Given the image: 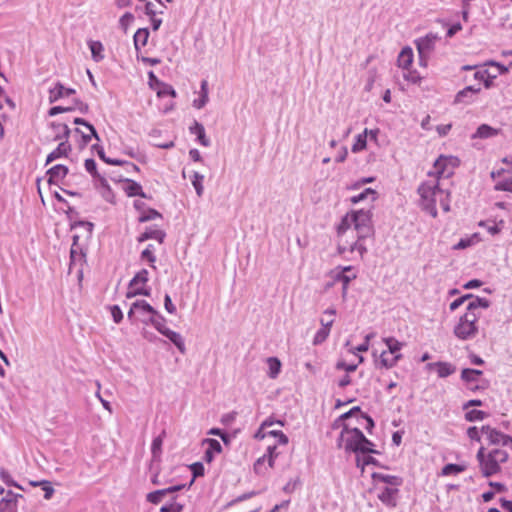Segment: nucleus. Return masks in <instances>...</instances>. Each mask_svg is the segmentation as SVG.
Listing matches in <instances>:
<instances>
[{
  "mask_svg": "<svg viewBox=\"0 0 512 512\" xmlns=\"http://www.w3.org/2000/svg\"><path fill=\"white\" fill-rule=\"evenodd\" d=\"M422 208L433 218L437 217V202L444 212L450 211V192L444 189L437 178H430L418 187Z\"/></svg>",
  "mask_w": 512,
  "mask_h": 512,
  "instance_id": "f257e3e1",
  "label": "nucleus"
},
{
  "mask_svg": "<svg viewBox=\"0 0 512 512\" xmlns=\"http://www.w3.org/2000/svg\"><path fill=\"white\" fill-rule=\"evenodd\" d=\"M348 231L352 234L356 233L358 237V241L350 245L351 251L360 250L361 244L359 241L369 237L372 233L370 210L360 209L346 215L338 227V233L345 234Z\"/></svg>",
  "mask_w": 512,
  "mask_h": 512,
  "instance_id": "f03ea898",
  "label": "nucleus"
},
{
  "mask_svg": "<svg viewBox=\"0 0 512 512\" xmlns=\"http://www.w3.org/2000/svg\"><path fill=\"white\" fill-rule=\"evenodd\" d=\"M350 425V423L344 424L337 440V446L344 448L348 452L378 453L372 448L374 446L373 443L364 436L359 427H350Z\"/></svg>",
  "mask_w": 512,
  "mask_h": 512,
  "instance_id": "7ed1b4c3",
  "label": "nucleus"
},
{
  "mask_svg": "<svg viewBox=\"0 0 512 512\" xmlns=\"http://www.w3.org/2000/svg\"><path fill=\"white\" fill-rule=\"evenodd\" d=\"M478 318V313L466 311V313L460 317L458 324L454 328L455 336L461 340H467L475 337L478 332V328L476 326Z\"/></svg>",
  "mask_w": 512,
  "mask_h": 512,
  "instance_id": "20e7f679",
  "label": "nucleus"
},
{
  "mask_svg": "<svg viewBox=\"0 0 512 512\" xmlns=\"http://www.w3.org/2000/svg\"><path fill=\"white\" fill-rule=\"evenodd\" d=\"M460 161L454 156L441 155L435 161L433 171L428 173V177L441 179L450 178L454 174V169L459 165Z\"/></svg>",
  "mask_w": 512,
  "mask_h": 512,
  "instance_id": "39448f33",
  "label": "nucleus"
},
{
  "mask_svg": "<svg viewBox=\"0 0 512 512\" xmlns=\"http://www.w3.org/2000/svg\"><path fill=\"white\" fill-rule=\"evenodd\" d=\"M149 280V272L146 269H141L135 274V276L129 282V290L126 294L128 299L133 298L137 295L150 296L151 289L146 287V283Z\"/></svg>",
  "mask_w": 512,
  "mask_h": 512,
  "instance_id": "423d86ee",
  "label": "nucleus"
},
{
  "mask_svg": "<svg viewBox=\"0 0 512 512\" xmlns=\"http://www.w3.org/2000/svg\"><path fill=\"white\" fill-rule=\"evenodd\" d=\"M397 62L398 66L403 69V77L407 81L412 83H417L420 81V74L417 71H412L409 69L410 65L413 62V51L411 48H403L398 55Z\"/></svg>",
  "mask_w": 512,
  "mask_h": 512,
  "instance_id": "0eeeda50",
  "label": "nucleus"
},
{
  "mask_svg": "<svg viewBox=\"0 0 512 512\" xmlns=\"http://www.w3.org/2000/svg\"><path fill=\"white\" fill-rule=\"evenodd\" d=\"M355 418L356 424L362 426L368 433H372V428L374 427V421L373 419L368 416L367 414L362 413L360 407H353L348 412L342 414L336 421L335 425L339 427V423L346 421V420H352Z\"/></svg>",
  "mask_w": 512,
  "mask_h": 512,
  "instance_id": "6e6552de",
  "label": "nucleus"
},
{
  "mask_svg": "<svg viewBox=\"0 0 512 512\" xmlns=\"http://www.w3.org/2000/svg\"><path fill=\"white\" fill-rule=\"evenodd\" d=\"M141 311L148 312L152 314L150 317L140 318V322L145 325H152L160 334L162 331L168 330L166 327V318L160 314L156 309H154L149 303H140Z\"/></svg>",
  "mask_w": 512,
  "mask_h": 512,
  "instance_id": "1a4fd4ad",
  "label": "nucleus"
},
{
  "mask_svg": "<svg viewBox=\"0 0 512 512\" xmlns=\"http://www.w3.org/2000/svg\"><path fill=\"white\" fill-rule=\"evenodd\" d=\"M436 34L429 33L416 41V46L419 54V62L422 66H427L428 59L435 48L436 41L438 40Z\"/></svg>",
  "mask_w": 512,
  "mask_h": 512,
  "instance_id": "9d476101",
  "label": "nucleus"
},
{
  "mask_svg": "<svg viewBox=\"0 0 512 512\" xmlns=\"http://www.w3.org/2000/svg\"><path fill=\"white\" fill-rule=\"evenodd\" d=\"M476 457L483 476L490 477L500 471V466L490 453H485L484 447L478 450Z\"/></svg>",
  "mask_w": 512,
  "mask_h": 512,
  "instance_id": "9b49d317",
  "label": "nucleus"
},
{
  "mask_svg": "<svg viewBox=\"0 0 512 512\" xmlns=\"http://www.w3.org/2000/svg\"><path fill=\"white\" fill-rule=\"evenodd\" d=\"M46 174L49 185H56L58 187L61 185H69L68 182L65 181L66 176L69 174V169L65 165H54L47 170Z\"/></svg>",
  "mask_w": 512,
  "mask_h": 512,
  "instance_id": "f8f14e48",
  "label": "nucleus"
},
{
  "mask_svg": "<svg viewBox=\"0 0 512 512\" xmlns=\"http://www.w3.org/2000/svg\"><path fill=\"white\" fill-rule=\"evenodd\" d=\"M481 432L485 434L491 444L508 446L512 444V437L490 427L489 425L482 426Z\"/></svg>",
  "mask_w": 512,
  "mask_h": 512,
  "instance_id": "ddd939ff",
  "label": "nucleus"
},
{
  "mask_svg": "<svg viewBox=\"0 0 512 512\" xmlns=\"http://www.w3.org/2000/svg\"><path fill=\"white\" fill-rule=\"evenodd\" d=\"M402 478L386 475V505L396 506L397 486L402 484Z\"/></svg>",
  "mask_w": 512,
  "mask_h": 512,
  "instance_id": "4468645a",
  "label": "nucleus"
},
{
  "mask_svg": "<svg viewBox=\"0 0 512 512\" xmlns=\"http://www.w3.org/2000/svg\"><path fill=\"white\" fill-rule=\"evenodd\" d=\"M73 134L75 137L79 138L80 148L85 147L92 138L100 141L99 135L93 125H86V127L83 128H75L73 130Z\"/></svg>",
  "mask_w": 512,
  "mask_h": 512,
  "instance_id": "2eb2a0df",
  "label": "nucleus"
},
{
  "mask_svg": "<svg viewBox=\"0 0 512 512\" xmlns=\"http://www.w3.org/2000/svg\"><path fill=\"white\" fill-rule=\"evenodd\" d=\"M71 150L72 147L68 140L60 141L58 146L47 155L45 164L48 165L57 159L68 157Z\"/></svg>",
  "mask_w": 512,
  "mask_h": 512,
  "instance_id": "dca6fc26",
  "label": "nucleus"
},
{
  "mask_svg": "<svg viewBox=\"0 0 512 512\" xmlns=\"http://www.w3.org/2000/svg\"><path fill=\"white\" fill-rule=\"evenodd\" d=\"M0 493H5L4 488L0 489ZM18 498H22V495L11 490L6 491L5 497L0 500V512H4L6 509L11 510V512L15 511Z\"/></svg>",
  "mask_w": 512,
  "mask_h": 512,
  "instance_id": "f3484780",
  "label": "nucleus"
},
{
  "mask_svg": "<svg viewBox=\"0 0 512 512\" xmlns=\"http://www.w3.org/2000/svg\"><path fill=\"white\" fill-rule=\"evenodd\" d=\"M75 90L73 88H66L62 83L57 82L53 87L49 89V102L54 103L63 97H69L72 94H75Z\"/></svg>",
  "mask_w": 512,
  "mask_h": 512,
  "instance_id": "a211bd4d",
  "label": "nucleus"
},
{
  "mask_svg": "<svg viewBox=\"0 0 512 512\" xmlns=\"http://www.w3.org/2000/svg\"><path fill=\"white\" fill-rule=\"evenodd\" d=\"M124 183L123 190L125 191L126 195L129 197H135L139 196L141 198H146L147 195L144 193L142 186L131 179H124L122 180Z\"/></svg>",
  "mask_w": 512,
  "mask_h": 512,
  "instance_id": "6ab92c4d",
  "label": "nucleus"
},
{
  "mask_svg": "<svg viewBox=\"0 0 512 512\" xmlns=\"http://www.w3.org/2000/svg\"><path fill=\"white\" fill-rule=\"evenodd\" d=\"M165 237L166 233L163 230L154 227H148L146 228L145 232H143L138 237V242H144L149 239H154L158 241L160 244H162L165 240Z\"/></svg>",
  "mask_w": 512,
  "mask_h": 512,
  "instance_id": "aec40b11",
  "label": "nucleus"
},
{
  "mask_svg": "<svg viewBox=\"0 0 512 512\" xmlns=\"http://www.w3.org/2000/svg\"><path fill=\"white\" fill-rule=\"evenodd\" d=\"M96 187L99 189L103 199L109 203H115V195L109 186L104 176H99V180L96 182Z\"/></svg>",
  "mask_w": 512,
  "mask_h": 512,
  "instance_id": "412c9836",
  "label": "nucleus"
},
{
  "mask_svg": "<svg viewBox=\"0 0 512 512\" xmlns=\"http://www.w3.org/2000/svg\"><path fill=\"white\" fill-rule=\"evenodd\" d=\"M50 127L54 131L55 141L68 140L70 134L72 133L68 125L65 123L51 122Z\"/></svg>",
  "mask_w": 512,
  "mask_h": 512,
  "instance_id": "4be33fe9",
  "label": "nucleus"
},
{
  "mask_svg": "<svg viewBox=\"0 0 512 512\" xmlns=\"http://www.w3.org/2000/svg\"><path fill=\"white\" fill-rule=\"evenodd\" d=\"M162 335L168 338L177 347L180 353L184 354L186 352L185 341L180 333L168 329L162 331Z\"/></svg>",
  "mask_w": 512,
  "mask_h": 512,
  "instance_id": "5701e85b",
  "label": "nucleus"
},
{
  "mask_svg": "<svg viewBox=\"0 0 512 512\" xmlns=\"http://www.w3.org/2000/svg\"><path fill=\"white\" fill-rule=\"evenodd\" d=\"M140 303H148L147 301L145 300H137L135 302L132 303L129 311H128V319L132 322L138 320L140 321V318H143V317H150L152 316V314L148 313V312H142L141 311V308H140Z\"/></svg>",
  "mask_w": 512,
  "mask_h": 512,
  "instance_id": "b1692460",
  "label": "nucleus"
},
{
  "mask_svg": "<svg viewBox=\"0 0 512 512\" xmlns=\"http://www.w3.org/2000/svg\"><path fill=\"white\" fill-rule=\"evenodd\" d=\"M204 443L208 445V448L205 451L204 459L206 462H211L214 459L215 453H221L222 446L218 440L212 438L205 439Z\"/></svg>",
  "mask_w": 512,
  "mask_h": 512,
  "instance_id": "393cba45",
  "label": "nucleus"
},
{
  "mask_svg": "<svg viewBox=\"0 0 512 512\" xmlns=\"http://www.w3.org/2000/svg\"><path fill=\"white\" fill-rule=\"evenodd\" d=\"M189 131L191 134L196 135L197 141L204 147H208L210 145V140L206 137L204 126L194 121V124L190 126Z\"/></svg>",
  "mask_w": 512,
  "mask_h": 512,
  "instance_id": "a878e982",
  "label": "nucleus"
},
{
  "mask_svg": "<svg viewBox=\"0 0 512 512\" xmlns=\"http://www.w3.org/2000/svg\"><path fill=\"white\" fill-rule=\"evenodd\" d=\"M356 277L355 272L351 266L344 267L340 272L337 273L335 279L342 282L343 290L346 291L348 284Z\"/></svg>",
  "mask_w": 512,
  "mask_h": 512,
  "instance_id": "bb28decb",
  "label": "nucleus"
},
{
  "mask_svg": "<svg viewBox=\"0 0 512 512\" xmlns=\"http://www.w3.org/2000/svg\"><path fill=\"white\" fill-rule=\"evenodd\" d=\"M498 133H499L498 129H495L487 124H482L477 128V130L473 134L472 138H481V139L491 138V137L498 135Z\"/></svg>",
  "mask_w": 512,
  "mask_h": 512,
  "instance_id": "cd10ccee",
  "label": "nucleus"
},
{
  "mask_svg": "<svg viewBox=\"0 0 512 512\" xmlns=\"http://www.w3.org/2000/svg\"><path fill=\"white\" fill-rule=\"evenodd\" d=\"M149 38V30L147 28H139L133 37L135 49L138 51L144 47Z\"/></svg>",
  "mask_w": 512,
  "mask_h": 512,
  "instance_id": "c85d7f7f",
  "label": "nucleus"
},
{
  "mask_svg": "<svg viewBox=\"0 0 512 512\" xmlns=\"http://www.w3.org/2000/svg\"><path fill=\"white\" fill-rule=\"evenodd\" d=\"M430 366L436 367L437 374L441 378L448 377L456 371L455 366L448 362H436L430 364Z\"/></svg>",
  "mask_w": 512,
  "mask_h": 512,
  "instance_id": "c756f323",
  "label": "nucleus"
},
{
  "mask_svg": "<svg viewBox=\"0 0 512 512\" xmlns=\"http://www.w3.org/2000/svg\"><path fill=\"white\" fill-rule=\"evenodd\" d=\"M89 49L91 51L92 59L95 62H100L104 59L103 51L104 47L100 41H89L88 42Z\"/></svg>",
  "mask_w": 512,
  "mask_h": 512,
  "instance_id": "7c9ffc66",
  "label": "nucleus"
},
{
  "mask_svg": "<svg viewBox=\"0 0 512 512\" xmlns=\"http://www.w3.org/2000/svg\"><path fill=\"white\" fill-rule=\"evenodd\" d=\"M481 88L474 87V86H467L464 89L460 90L456 96H455V103H468V101H465V98L471 97L472 95L480 92Z\"/></svg>",
  "mask_w": 512,
  "mask_h": 512,
  "instance_id": "2f4dec72",
  "label": "nucleus"
},
{
  "mask_svg": "<svg viewBox=\"0 0 512 512\" xmlns=\"http://www.w3.org/2000/svg\"><path fill=\"white\" fill-rule=\"evenodd\" d=\"M470 302L467 305L466 310L468 312L477 313L478 308H488L490 305V302L486 298H480V297H473L470 298Z\"/></svg>",
  "mask_w": 512,
  "mask_h": 512,
  "instance_id": "473e14b6",
  "label": "nucleus"
},
{
  "mask_svg": "<svg viewBox=\"0 0 512 512\" xmlns=\"http://www.w3.org/2000/svg\"><path fill=\"white\" fill-rule=\"evenodd\" d=\"M92 148L97 152L99 158L109 165L125 166L127 161L120 159H113L110 157H104V149L102 146L95 144Z\"/></svg>",
  "mask_w": 512,
  "mask_h": 512,
  "instance_id": "72a5a7b5",
  "label": "nucleus"
},
{
  "mask_svg": "<svg viewBox=\"0 0 512 512\" xmlns=\"http://www.w3.org/2000/svg\"><path fill=\"white\" fill-rule=\"evenodd\" d=\"M376 195H377V192L375 190H373L372 188H366L364 191H362L358 195L352 196L350 201L353 204L360 203L367 199H370V201L373 202L376 199Z\"/></svg>",
  "mask_w": 512,
  "mask_h": 512,
  "instance_id": "f704fd0d",
  "label": "nucleus"
},
{
  "mask_svg": "<svg viewBox=\"0 0 512 512\" xmlns=\"http://www.w3.org/2000/svg\"><path fill=\"white\" fill-rule=\"evenodd\" d=\"M403 343L397 341L394 338H386V347L388 348L389 352L394 355L393 363L394 364L397 360L401 358V354H397Z\"/></svg>",
  "mask_w": 512,
  "mask_h": 512,
  "instance_id": "c9c22d12",
  "label": "nucleus"
},
{
  "mask_svg": "<svg viewBox=\"0 0 512 512\" xmlns=\"http://www.w3.org/2000/svg\"><path fill=\"white\" fill-rule=\"evenodd\" d=\"M78 241H79V236L74 235L73 243H72L71 250H70L71 260L73 262H76L77 260H81L85 256V254L83 253L82 247L78 244Z\"/></svg>",
  "mask_w": 512,
  "mask_h": 512,
  "instance_id": "e433bc0d",
  "label": "nucleus"
},
{
  "mask_svg": "<svg viewBox=\"0 0 512 512\" xmlns=\"http://www.w3.org/2000/svg\"><path fill=\"white\" fill-rule=\"evenodd\" d=\"M208 102V83L206 80L201 82V94L199 99L194 100L193 105L197 109L203 108Z\"/></svg>",
  "mask_w": 512,
  "mask_h": 512,
  "instance_id": "4c0bfd02",
  "label": "nucleus"
},
{
  "mask_svg": "<svg viewBox=\"0 0 512 512\" xmlns=\"http://www.w3.org/2000/svg\"><path fill=\"white\" fill-rule=\"evenodd\" d=\"M267 364H268V368H269L268 376L272 379L277 378V376L279 375V373L281 371L280 360L276 357H269L267 359Z\"/></svg>",
  "mask_w": 512,
  "mask_h": 512,
  "instance_id": "58836bf2",
  "label": "nucleus"
},
{
  "mask_svg": "<svg viewBox=\"0 0 512 512\" xmlns=\"http://www.w3.org/2000/svg\"><path fill=\"white\" fill-rule=\"evenodd\" d=\"M368 142V129H365L363 133L356 136L355 142L352 145V152L357 153L365 149Z\"/></svg>",
  "mask_w": 512,
  "mask_h": 512,
  "instance_id": "ea45409f",
  "label": "nucleus"
},
{
  "mask_svg": "<svg viewBox=\"0 0 512 512\" xmlns=\"http://www.w3.org/2000/svg\"><path fill=\"white\" fill-rule=\"evenodd\" d=\"M32 486H40L44 491V499L50 500L55 492L54 488L51 485L50 481L41 480V481H32Z\"/></svg>",
  "mask_w": 512,
  "mask_h": 512,
  "instance_id": "a19ab883",
  "label": "nucleus"
},
{
  "mask_svg": "<svg viewBox=\"0 0 512 512\" xmlns=\"http://www.w3.org/2000/svg\"><path fill=\"white\" fill-rule=\"evenodd\" d=\"M482 373L481 370L465 368L461 372V378L467 383L476 382Z\"/></svg>",
  "mask_w": 512,
  "mask_h": 512,
  "instance_id": "79ce46f5",
  "label": "nucleus"
},
{
  "mask_svg": "<svg viewBox=\"0 0 512 512\" xmlns=\"http://www.w3.org/2000/svg\"><path fill=\"white\" fill-rule=\"evenodd\" d=\"M203 180L204 176L202 174H200L199 172H193V175L191 177V183L198 197H201L204 192Z\"/></svg>",
  "mask_w": 512,
  "mask_h": 512,
  "instance_id": "37998d69",
  "label": "nucleus"
},
{
  "mask_svg": "<svg viewBox=\"0 0 512 512\" xmlns=\"http://www.w3.org/2000/svg\"><path fill=\"white\" fill-rule=\"evenodd\" d=\"M154 252L155 247L152 244H148L147 247L141 253V259L147 260L152 268H155L154 263L156 262V256Z\"/></svg>",
  "mask_w": 512,
  "mask_h": 512,
  "instance_id": "c03bdc74",
  "label": "nucleus"
},
{
  "mask_svg": "<svg viewBox=\"0 0 512 512\" xmlns=\"http://www.w3.org/2000/svg\"><path fill=\"white\" fill-rule=\"evenodd\" d=\"M158 218H162V215L157 210L149 208L141 213L139 222H148Z\"/></svg>",
  "mask_w": 512,
  "mask_h": 512,
  "instance_id": "a18cd8bd",
  "label": "nucleus"
},
{
  "mask_svg": "<svg viewBox=\"0 0 512 512\" xmlns=\"http://www.w3.org/2000/svg\"><path fill=\"white\" fill-rule=\"evenodd\" d=\"M494 189L496 191H506L512 193V176L497 181Z\"/></svg>",
  "mask_w": 512,
  "mask_h": 512,
  "instance_id": "49530a36",
  "label": "nucleus"
},
{
  "mask_svg": "<svg viewBox=\"0 0 512 512\" xmlns=\"http://www.w3.org/2000/svg\"><path fill=\"white\" fill-rule=\"evenodd\" d=\"M488 417V414L481 410H470L465 414V419L469 422L482 421Z\"/></svg>",
  "mask_w": 512,
  "mask_h": 512,
  "instance_id": "de8ad7c7",
  "label": "nucleus"
},
{
  "mask_svg": "<svg viewBox=\"0 0 512 512\" xmlns=\"http://www.w3.org/2000/svg\"><path fill=\"white\" fill-rule=\"evenodd\" d=\"M84 167L86 171L96 180H99V176H101L97 171V164L94 159L89 158L85 160Z\"/></svg>",
  "mask_w": 512,
  "mask_h": 512,
  "instance_id": "09e8293b",
  "label": "nucleus"
},
{
  "mask_svg": "<svg viewBox=\"0 0 512 512\" xmlns=\"http://www.w3.org/2000/svg\"><path fill=\"white\" fill-rule=\"evenodd\" d=\"M93 227V223L89 221L78 220L71 223V229L83 228L86 231L87 237L92 235Z\"/></svg>",
  "mask_w": 512,
  "mask_h": 512,
  "instance_id": "8fccbe9b",
  "label": "nucleus"
},
{
  "mask_svg": "<svg viewBox=\"0 0 512 512\" xmlns=\"http://www.w3.org/2000/svg\"><path fill=\"white\" fill-rule=\"evenodd\" d=\"M361 455H357V466H361L364 468L365 466H369L371 464L375 465L376 460L374 457L369 455V453H360Z\"/></svg>",
  "mask_w": 512,
  "mask_h": 512,
  "instance_id": "3c124183",
  "label": "nucleus"
},
{
  "mask_svg": "<svg viewBox=\"0 0 512 512\" xmlns=\"http://www.w3.org/2000/svg\"><path fill=\"white\" fill-rule=\"evenodd\" d=\"M489 453L492 455L499 466L500 464L505 463L509 457L508 452L502 449H493Z\"/></svg>",
  "mask_w": 512,
  "mask_h": 512,
  "instance_id": "603ef678",
  "label": "nucleus"
},
{
  "mask_svg": "<svg viewBox=\"0 0 512 512\" xmlns=\"http://www.w3.org/2000/svg\"><path fill=\"white\" fill-rule=\"evenodd\" d=\"M190 469L192 471V474H193V477H192V480L190 481L189 485H188V488L193 484L194 480L198 477H201L204 475V466L201 462H196V463H193L191 466H190Z\"/></svg>",
  "mask_w": 512,
  "mask_h": 512,
  "instance_id": "864d4df0",
  "label": "nucleus"
},
{
  "mask_svg": "<svg viewBox=\"0 0 512 512\" xmlns=\"http://www.w3.org/2000/svg\"><path fill=\"white\" fill-rule=\"evenodd\" d=\"M465 470V467L458 464H447L442 469L443 475H451V474H458L460 472H463Z\"/></svg>",
  "mask_w": 512,
  "mask_h": 512,
  "instance_id": "5fc2aeb1",
  "label": "nucleus"
},
{
  "mask_svg": "<svg viewBox=\"0 0 512 512\" xmlns=\"http://www.w3.org/2000/svg\"><path fill=\"white\" fill-rule=\"evenodd\" d=\"M164 496L165 491L163 489L156 490L147 494V501L152 504H158Z\"/></svg>",
  "mask_w": 512,
  "mask_h": 512,
  "instance_id": "6e6d98bb",
  "label": "nucleus"
},
{
  "mask_svg": "<svg viewBox=\"0 0 512 512\" xmlns=\"http://www.w3.org/2000/svg\"><path fill=\"white\" fill-rule=\"evenodd\" d=\"M274 424H279L281 426L284 425L283 421L281 420H273L271 417L270 418H267L266 420H264L260 426V430L256 433V437H259V438H264L266 436V434H262L261 435V430L267 428V427H271L272 425Z\"/></svg>",
  "mask_w": 512,
  "mask_h": 512,
  "instance_id": "4d7b16f0",
  "label": "nucleus"
},
{
  "mask_svg": "<svg viewBox=\"0 0 512 512\" xmlns=\"http://www.w3.org/2000/svg\"><path fill=\"white\" fill-rule=\"evenodd\" d=\"M184 508L183 504L176 501H172L169 504H165L160 508V512H181Z\"/></svg>",
  "mask_w": 512,
  "mask_h": 512,
  "instance_id": "13d9d810",
  "label": "nucleus"
},
{
  "mask_svg": "<svg viewBox=\"0 0 512 512\" xmlns=\"http://www.w3.org/2000/svg\"><path fill=\"white\" fill-rule=\"evenodd\" d=\"M162 444H163L162 435H159L153 439L152 444H151V452L154 457H156L157 455H159L161 453Z\"/></svg>",
  "mask_w": 512,
  "mask_h": 512,
  "instance_id": "bf43d9fd",
  "label": "nucleus"
},
{
  "mask_svg": "<svg viewBox=\"0 0 512 512\" xmlns=\"http://www.w3.org/2000/svg\"><path fill=\"white\" fill-rule=\"evenodd\" d=\"M266 435L277 438V442L281 445H286L288 443V437L280 430H271L267 432Z\"/></svg>",
  "mask_w": 512,
  "mask_h": 512,
  "instance_id": "052dcab7",
  "label": "nucleus"
},
{
  "mask_svg": "<svg viewBox=\"0 0 512 512\" xmlns=\"http://www.w3.org/2000/svg\"><path fill=\"white\" fill-rule=\"evenodd\" d=\"M0 476H1V479L2 481L7 484L8 486H14V487H17L19 489H22V487L17 484L13 479L12 477L10 476L9 472H7L6 470L2 469L1 472H0Z\"/></svg>",
  "mask_w": 512,
  "mask_h": 512,
  "instance_id": "680f3d73",
  "label": "nucleus"
},
{
  "mask_svg": "<svg viewBox=\"0 0 512 512\" xmlns=\"http://www.w3.org/2000/svg\"><path fill=\"white\" fill-rule=\"evenodd\" d=\"M110 312L115 323L118 324L123 320V313L118 305L111 306Z\"/></svg>",
  "mask_w": 512,
  "mask_h": 512,
  "instance_id": "e2e57ef3",
  "label": "nucleus"
},
{
  "mask_svg": "<svg viewBox=\"0 0 512 512\" xmlns=\"http://www.w3.org/2000/svg\"><path fill=\"white\" fill-rule=\"evenodd\" d=\"M329 328H321L317 331L314 337V344L322 343L329 335Z\"/></svg>",
  "mask_w": 512,
  "mask_h": 512,
  "instance_id": "0e129e2a",
  "label": "nucleus"
},
{
  "mask_svg": "<svg viewBox=\"0 0 512 512\" xmlns=\"http://www.w3.org/2000/svg\"><path fill=\"white\" fill-rule=\"evenodd\" d=\"M164 307H165V310L169 314L176 313V306L173 304L172 299L169 294H165V296H164Z\"/></svg>",
  "mask_w": 512,
  "mask_h": 512,
  "instance_id": "69168bd1",
  "label": "nucleus"
},
{
  "mask_svg": "<svg viewBox=\"0 0 512 512\" xmlns=\"http://www.w3.org/2000/svg\"><path fill=\"white\" fill-rule=\"evenodd\" d=\"M73 110H78L82 114H86L89 111V106L87 103H84L83 101L79 99H74V106L72 107Z\"/></svg>",
  "mask_w": 512,
  "mask_h": 512,
  "instance_id": "338daca9",
  "label": "nucleus"
},
{
  "mask_svg": "<svg viewBox=\"0 0 512 512\" xmlns=\"http://www.w3.org/2000/svg\"><path fill=\"white\" fill-rule=\"evenodd\" d=\"M357 368L356 364H348L345 361H339L336 364V369L338 370H344L346 372H353Z\"/></svg>",
  "mask_w": 512,
  "mask_h": 512,
  "instance_id": "774afa93",
  "label": "nucleus"
}]
</instances>
